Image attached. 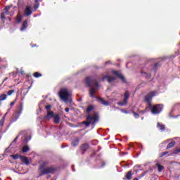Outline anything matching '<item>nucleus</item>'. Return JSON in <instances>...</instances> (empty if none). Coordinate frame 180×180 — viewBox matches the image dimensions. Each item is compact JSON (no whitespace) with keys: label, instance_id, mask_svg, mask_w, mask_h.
Wrapping results in <instances>:
<instances>
[{"label":"nucleus","instance_id":"1","mask_svg":"<svg viewBox=\"0 0 180 180\" xmlns=\"http://www.w3.org/2000/svg\"><path fill=\"white\" fill-rule=\"evenodd\" d=\"M47 165H49V161L44 160L42 162L41 165L39 167L38 172L39 174V176L49 175V174H53V172H56V167L53 166L46 167Z\"/></svg>","mask_w":180,"mask_h":180},{"label":"nucleus","instance_id":"2","mask_svg":"<svg viewBox=\"0 0 180 180\" xmlns=\"http://www.w3.org/2000/svg\"><path fill=\"white\" fill-rule=\"evenodd\" d=\"M99 122V115L98 113H94L93 115H89L86 117V120L83 121L82 124H85L86 127H89L91 124L95 126Z\"/></svg>","mask_w":180,"mask_h":180},{"label":"nucleus","instance_id":"3","mask_svg":"<svg viewBox=\"0 0 180 180\" xmlns=\"http://www.w3.org/2000/svg\"><path fill=\"white\" fill-rule=\"evenodd\" d=\"M95 92H96V89L91 86L89 89V95L91 98H96L98 102H100L101 105H104V106H109V101H105L102 98L95 96Z\"/></svg>","mask_w":180,"mask_h":180},{"label":"nucleus","instance_id":"4","mask_svg":"<svg viewBox=\"0 0 180 180\" xmlns=\"http://www.w3.org/2000/svg\"><path fill=\"white\" fill-rule=\"evenodd\" d=\"M59 97L64 102H68L70 101V98H71V94L68 89H61L59 91Z\"/></svg>","mask_w":180,"mask_h":180},{"label":"nucleus","instance_id":"5","mask_svg":"<svg viewBox=\"0 0 180 180\" xmlns=\"http://www.w3.org/2000/svg\"><path fill=\"white\" fill-rule=\"evenodd\" d=\"M22 112H23V104L20 103L19 106L17 107V110L13 114L11 123L16 122L19 119V117L22 115Z\"/></svg>","mask_w":180,"mask_h":180},{"label":"nucleus","instance_id":"6","mask_svg":"<svg viewBox=\"0 0 180 180\" xmlns=\"http://www.w3.org/2000/svg\"><path fill=\"white\" fill-rule=\"evenodd\" d=\"M157 95L158 93L155 91L148 93L144 97V102H146V103H148V105L149 107H151V101L153 100V98H154V96H156Z\"/></svg>","mask_w":180,"mask_h":180},{"label":"nucleus","instance_id":"7","mask_svg":"<svg viewBox=\"0 0 180 180\" xmlns=\"http://www.w3.org/2000/svg\"><path fill=\"white\" fill-rule=\"evenodd\" d=\"M85 83L89 88L92 86V84H94L96 88H99V84H98V81L96 79H91V77H87L85 79Z\"/></svg>","mask_w":180,"mask_h":180},{"label":"nucleus","instance_id":"8","mask_svg":"<svg viewBox=\"0 0 180 180\" xmlns=\"http://www.w3.org/2000/svg\"><path fill=\"white\" fill-rule=\"evenodd\" d=\"M162 105L161 104H157L152 107L151 108V112L153 115H158V113H161L162 111Z\"/></svg>","mask_w":180,"mask_h":180},{"label":"nucleus","instance_id":"9","mask_svg":"<svg viewBox=\"0 0 180 180\" xmlns=\"http://www.w3.org/2000/svg\"><path fill=\"white\" fill-rule=\"evenodd\" d=\"M129 98H130V93L129 91H127L124 94V99L121 102H118L117 105L120 106H126L127 105V102L129 101Z\"/></svg>","mask_w":180,"mask_h":180},{"label":"nucleus","instance_id":"10","mask_svg":"<svg viewBox=\"0 0 180 180\" xmlns=\"http://www.w3.org/2000/svg\"><path fill=\"white\" fill-rule=\"evenodd\" d=\"M113 77H114V81H115V78H119V79H121V81H122V82H124L125 84L126 78H124V76H123L122 72H120L119 71L114 70L113 71Z\"/></svg>","mask_w":180,"mask_h":180},{"label":"nucleus","instance_id":"11","mask_svg":"<svg viewBox=\"0 0 180 180\" xmlns=\"http://www.w3.org/2000/svg\"><path fill=\"white\" fill-rule=\"evenodd\" d=\"M89 148V144L88 143H84L81 145L80 150L82 151V154L85 153V151Z\"/></svg>","mask_w":180,"mask_h":180},{"label":"nucleus","instance_id":"12","mask_svg":"<svg viewBox=\"0 0 180 180\" xmlns=\"http://www.w3.org/2000/svg\"><path fill=\"white\" fill-rule=\"evenodd\" d=\"M24 13L26 16H30V15H32V13H33V11H32V8H30V6H26Z\"/></svg>","mask_w":180,"mask_h":180},{"label":"nucleus","instance_id":"13","mask_svg":"<svg viewBox=\"0 0 180 180\" xmlns=\"http://www.w3.org/2000/svg\"><path fill=\"white\" fill-rule=\"evenodd\" d=\"M20 160L24 162V164H25V165H30V162L29 161V158H27V157L26 156H20Z\"/></svg>","mask_w":180,"mask_h":180},{"label":"nucleus","instance_id":"14","mask_svg":"<svg viewBox=\"0 0 180 180\" xmlns=\"http://www.w3.org/2000/svg\"><path fill=\"white\" fill-rule=\"evenodd\" d=\"M53 123L55 124H58V123H60V120H61V117H60L59 114H56L53 115Z\"/></svg>","mask_w":180,"mask_h":180},{"label":"nucleus","instance_id":"15","mask_svg":"<svg viewBox=\"0 0 180 180\" xmlns=\"http://www.w3.org/2000/svg\"><path fill=\"white\" fill-rule=\"evenodd\" d=\"M45 119H53L54 117V112L53 111H50V110H47V114L46 115H45Z\"/></svg>","mask_w":180,"mask_h":180},{"label":"nucleus","instance_id":"16","mask_svg":"<svg viewBox=\"0 0 180 180\" xmlns=\"http://www.w3.org/2000/svg\"><path fill=\"white\" fill-rule=\"evenodd\" d=\"M102 81H108V82L110 83L112 81H113V77L109 76V75H105L102 78Z\"/></svg>","mask_w":180,"mask_h":180},{"label":"nucleus","instance_id":"17","mask_svg":"<svg viewBox=\"0 0 180 180\" xmlns=\"http://www.w3.org/2000/svg\"><path fill=\"white\" fill-rule=\"evenodd\" d=\"M79 144V139L76 138L72 141V147H77Z\"/></svg>","mask_w":180,"mask_h":180},{"label":"nucleus","instance_id":"18","mask_svg":"<svg viewBox=\"0 0 180 180\" xmlns=\"http://www.w3.org/2000/svg\"><path fill=\"white\" fill-rule=\"evenodd\" d=\"M27 29V20H25L22 22V27L20 28L21 32H23V30H26Z\"/></svg>","mask_w":180,"mask_h":180},{"label":"nucleus","instance_id":"19","mask_svg":"<svg viewBox=\"0 0 180 180\" xmlns=\"http://www.w3.org/2000/svg\"><path fill=\"white\" fill-rule=\"evenodd\" d=\"M93 109H95V107L94 105H89L86 110V113H87L88 115H89V113H91V112H92Z\"/></svg>","mask_w":180,"mask_h":180},{"label":"nucleus","instance_id":"20","mask_svg":"<svg viewBox=\"0 0 180 180\" xmlns=\"http://www.w3.org/2000/svg\"><path fill=\"white\" fill-rule=\"evenodd\" d=\"M11 8H12L11 6H6L4 8V13H5L6 15H9V11H10Z\"/></svg>","mask_w":180,"mask_h":180},{"label":"nucleus","instance_id":"21","mask_svg":"<svg viewBox=\"0 0 180 180\" xmlns=\"http://www.w3.org/2000/svg\"><path fill=\"white\" fill-rule=\"evenodd\" d=\"M156 166L158 167V172H162V170L164 169V166L160 165V163H156Z\"/></svg>","mask_w":180,"mask_h":180},{"label":"nucleus","instance_id":"22","mask_svg":"<svg viewBox=\"0 0 180 180\" xmlns=\"http://www.w3.org/2000/svg\"><path fill=\"white\" fill-rule=\"evenodd\" d=\"M175 146V141H173L172 142H170L167 146V150L172 148V147H174Z\"/></svg>","mask_w":180,"mask_h":180},{"label":"nucleus","instance_id":"23","mask_svg":"<svg viewBox=\"0 0 180 180\" xmlns=\"http://www.w3.org/2000/svg\"><path fill=\"white\" fill-rule=\"evenodd\" d=\"M33 77H34V78H40V77H43V75L39 72H36L33 74Z\"/></svg>","mask_w":180,"mask_h":180},{"label":"nucleus","instance_id":"24","mask_svg":"<svg viewBox=\"0 0 180 180\" xmlns=\"http://www.w3.org/2000/svg\"><path fill=\"white\" fill-rule=\"evenodd\" d=\"M158 129H160V130H162V131H164V130H165V126L161 124L160 122L158 123Z\"/></svg>","mask_w":180,"mask_h":180},{"label":"nucleus","instance_id":"25","mask_svg":"<svg viewBox=\"0 0 180 180\" xmlns=\"http://www.w3.org/2000/svg\"><path fill=\"white\" fill-rule=\"evenodd\" d=\"M132 176H133V174H131V171L128 172L127 174H126L127 179L130 180L131 179Z\"/></svg>","mask_w":180,"mask_h":180},{"label":"nucleus","instance_id":"26","mask_svg":"<svg viewBox=\"0 0 180 180\" xmlns=\"http://www.w3.org/2000/svg\"><path fill=\"white\" fill-rule=\"evenodd\" d=\"M11 157L14 160H19V158H20V157H22V155H20L18 154H15V155H11Z\"/></svg>","mask_w":180,"mask_h":180},{"label":"nucleus","instance_id":"27","mask_svg":"<svg viewBox=\"0 0 180 180\" xmlns=\"http://www.w3.org/2000/svg\"><path fill=\"white\" fill-rule=\"evenodd\" d=\"M29 150H30L29 146H23L22 151V153H27V151H29Z\"/></svg>","mask_w":180,"mask_h":180},{"label":"nucleus","instance_id":"28","mask_svg":"<svg viewBox=\"0 0 180 180\" xmlns=\"http://www.w3.org/2000/svg\"><path fill=\"white\" fill-rule=\"evenodd\" d=\"M16 22L17 23H20L22 22V15H17Z\"/></svg>","mask_w":180,"mask_h":180},{"label":"nucleus","instance_id":"29","mask_svg":"<svg viewBox=\"0 0 180 180\" xmlns=\"http://www.w3.org/2000/svg\"><path fill=\"white\" fill-rule=\"evenodd\" d=\"M7 96L5 94H3L0 96V101H5L6 99Z\"/></svg>","mask_w":180,"mask_h":180},{"label":"nucleus","instance_id":"30","mask_svg":"<svg viewBox=\"0 0 180 180\" xmlns=\"http://www.w3.org/2000/svg\"><path fill=\"white\" fill-rule=\"evenodd\" d=\"M6 13L5 12H2L1 14V20H4L5 19H6Z\"/></svg>","mask_w":180,"mask_h":180},{"label":"nucleus","instance_id":"31","mask_svg":"<svg viewBox=\"0 0 180 180\" xmlns=\"http://www.w3.org/2000/svg\"><path fill=\"white\" fill-rule=\"evenodd\" d=\"M14 92H15V90L13 89L8 91H7L8 96H11V95H12Z\"/></svg>","mask_w":180,"mask_h":180},{"label":"nucleus","instance_id":"32","mask_svg":"<svg viewBox=\"0 0 180 180\" xmlns=\"http://www.w3.org/2000/svg\"><path fill=\"white\" fill-rule=\"evenodd\" d=\"M45 109H46V110H50L51 109V105H46Z\"/></svg>","mask_w":180,"mask_h":180},{"label":"nucleus","instance_id":"33","mask_svg":"<svg viewBox=\"0 0 180 180\" xmlns=\"http://www.w3.org/2000/svg\"><path fill=\"white\" fill-rule=\"evenodd\" d=\"M4 123H5V119H2L0 120V126H4Z\"/></svg>","mask_w":180,"mask_h":180},{"label":"nucleus","instance_id":"34","mask_svg":"<svg viewBox=\"0 0 180 180\" xmlns=\"http://www.w3.org/2000/svg\"><path fill=\"white\" fill-rule=\"evenodd\" d=\"M178 153H180V148L176 149V150L173 152V154H178Z\"/></svg>","mask_w":180,"mask_h":180},{"label":"nucleus","instance_id":"35","mask_svg":"<svg viewBox=\"0 0 180 180\" xmlns=\"http://www.w3.org/2000/svg\"><path fill=\"white\" fill-rule=\"evenodd\" d=\"M39 8V4H36L34 5V9H35V11H37Z\"/></svg>","mask_w":180,"mask_h":180},{"label":"nucleus","instance_id":"36","mask_svg":"<svg viewBox=\"0 0 180 180\" xmlns=\"http://www.w3.org/2000/svg\"><path fill=\"white\" fill-rule=\"evenodd\" d=\"M134 117H136V119H139V114L134 112Z\"/></svg>","mask_w":180,"mask_h":180},{"label":"nucleus","instance_id":"37","mask_svg":"<svg viewBox=\"0 0 180 180\" xmlns=\"http://www.w3.org/2000/svg\"><path fill=\"white\" fill-rule=\"evenodd\" d=\"M16 101H12L11 103H10V106L12 108V106H13V105H15Z\"/></svg>","mask_w":180,"mask_h":180},{"label":"nucleus","instance_id":"38","mask_svg":"<svg viewBox=\"0 0 180 180\" xmlns=\"http://www.w3.org/2000/svg\"><path fill=\"white\" fill-rule=\"evenodd\" d=\"M18 139H19V136H17L15 139L13 140V143H16L18 141Z\"/></svg>","mask_w":180,"mask_h":180},{"label":"nucleus","instance_id":"39","mask_svg":"<svg viewBox=\"0 0 180 180\" xmlns=\"http://www.w3.org/2000/svg\"><path fill=\"white\" fill-rule=\"evenodd\" d=\"M65 111L67 112V113H68V112H70V108H65Z\"/></svg>","mask_w":180,"mask_h":180},{"label":"nucleus","instance_id":"40","mask_svg":"<svg viewBox=\"0 0 180 180\" xmlns=\"http://www.w3.org/2000/svg\"><path fill=\"white\" fill-rule=\"evenodd\" d=\"M20 74H21V75H25V72L23 70H21Z\"/></svg>","mask_w":180,"mask_h":180},{"label":"nucleus","instance_id":"41","mask_svg":"<svg viewBox=\"0 0 180 180\" xmlns=\"http://www.w3.org/2000/svg\"><path fill=\"white\" fill-rule=\"evenodd\" d=\"M8 115V112H6L5 114H4V116L3 117V119H5V117H6V115Z\"/></svg>","mask_w":180,"mask_h":180},{"label":"nucleus","instance_id":"42","mask_svg":"<svg viewBox=\"0 0 180 180\" xmlns=\"http://www.w3.org/2000/svg\"><path fill=\"white\" fill-rule=\"evenodd\" d=\"M72 171H73L74 172H75V169L74 168V165L72 166Z\"/></svg>","mask_w":180,"mask_h":180},{"label":"nucleus","instance_id":"43","mask_svg":"<svg viewBox=\"0 0 180 180\" xmlns=\"http://www.w3.org/2000/svg\"><path fill=\"white\" fill-rule=\"evenodd\" d=\"M167 154H168V152H165V153L162 154V156L167 155Z\"/></svg>","mask_w":180,"mask_h":180},{"label":"nucleus","instance_id":"44","mask_svg":"<svg viewBox=\"0 0 180 180\" xmlns=\"http://www.w3.org/2000/svg\"><path fill=\"white\" fill-rule=\"evenodd\" d=\"M107 64H110V62H105V65H107Z\"/></svg>","mask_w":180,"mask_h":180},{"label":"nucleus","instance_id":"45","mask_svg":"<svg viewBox=\"0 0 180 180\" xmlns=\"http://www.w3.org/2000/svg\"><path fill=\"white\" fill-rule=\"evenodd\" d=\"M36 4H39V0H35Z\"/></svg>","mask_w":180,"mask_h":180},{"label":"nucleus","instance_id":"46","mask_svg":"<svg viewBox=\"0 0 180 180\" xmlns=\"http://www.w3.org/2000/svg\"><path fill=\"white\" fill-rule=\"evenodd\" d=\"M151 77V75H149L148 76V78H150Z\"/></svg>","mask_w":180,"mask_h":180},{"label":"nucleus","instance_id":"47","mask_svg":"<svg viewBox=\"0 0 180 180\" xmlns=\"http://www.w3.org/2000/svg\"><path fill=\"white\" fill-rule=\"evenodd\" d=\"M134 180H139V179H137V178H135V179H134Z\"/></svg>","mask_w":180,"mask_h":180},{"label":"nucleus","instance_id":"48","mask_svg":"<svg viewBox=\"0 0 180 180\" xmlns=\"http://www.w3.org/2000/svg\"><path fill=\"white\" fill-rule=\"evenodd\" d=\"M62 148H64V146L63 145H62Z\"/></svg>","mask_w":180,"mask_h":180},{"label":"nucleus","instance_id":"49","mask_svg":"<svg viewBox=\"0 0 180 180\" xmlns=\"http://www.w3.org/2000/svg\"><path fill=\"white\" fill-rule=\"evenodd\" d=\"M25 140L27 141V140H28L27 138H25Z\"/></svg>","mask_w":180,"mask_h":180}]
</instances>
